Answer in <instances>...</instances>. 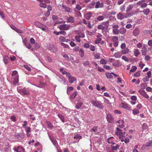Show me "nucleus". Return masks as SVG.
<instances>
[{"label":"nucleus","mask_w":152,"mask_h":152,"mask_svg":"<svg viewBox=\"0 0 152 152\" xmlns=\"http://www.w3.org/2000/svg\"><path fill=\"white\" fill-rule=\"evenodd\" d=\"M11 76L12 81L13 84L15 85L18 82L19 76L17 71L15 70L13 71Z\"/></svg>","instance_id":"f257e3e1"},{"label":"nucleus","mask_w":152,"mask_h":152,"mask_svg":"<svg viewBox=\"0 0 152 152\" xmlns=\"http://www.w3.org/2000/svg\"><path fill=\"white\" fill-rule=\"evenodd\" d=\"M115 134L118 135L119 136V138L121 139V141L122 142L124 141V138H122V137H124V135L126 134L125 132H122V131L118 127H117L116 130Z\"/></svg>","instance_id":"f03ea898"},{"label":"nucleus","mask_w":152,"mask_h":152,"mask_svg":"<svg viewBox=\"0 0 152 152\" xmlns=\"http://www.w3.org/2000/svg\"><path fill=\"white\" fill-rule=\"evenodd\" d=\"M91 102L94 106L97 107L100 109H102L104 107V106L102 104L100 101H95L94 100H91Z\"/></svg>","instance_id":"7ed1b4c3"},{"label":"nucleus","mask_w":152,"mask_h":152,"mask_svg":"<svg viewBox=\"0 0 152 152\" xmlns=\"http://www.w3.org/2000/svg\"><path fill=\"white\" fill-rule=\"evenodd\" d=\"M18 92L22 95H26L29 94V91L26 88H17Z\"/></svg>","instance_id":"20e7f679"},{"label":"nucleus","mask_w":152,"mask_h":152,"mask_svg":"<svg viewBox=\"0 0 152 152\" xmlns=\"http://www.w3.org/2000/svg\"><path fill=\"white\" fill-rule=\"evenodd\" d=\"M35 25L38 27L42 29L43 31H46L48 30L47 27L46 26L44 25L39 22H35Z\"/></svg>","instance_id":"39448f33"},{"label":"nucleus","mask_w":152,"mask_h":152,"mask_svg":"<svg viewBox=\"0 0 152 152\" xmlns=\"http://www.w3.org/2000/svg\"><path fill=\"white\" fill-rule=\"evenodd\" d=\"M70 25L65 24L58 26V28L61 30H68L70 28Z\"/></svg>","instance_id":"423d86ee"},{"label":"nucleus","mask_w":152,"mask_h":152,"mask_svg":"<svg viewBox=\"0 0 152 152\" xmlns=\"http://www.w3.org/2000/svg\"><path fill=\"white\" fill-rule=\"evenodd\" d=\"M120 106L123 108L126 109L128 110L131 111L132 110L131 106L125 102H122Z\"/></svg>","instance_id":"0eeeda50"},{"label":"nucleus","mask_w":152,"mask_h":152,"mask_svg":"<svg viewBox=\"0 0 152 152\" xmlns=\"http://www.w3.org/2000/svg\"><path fill=\"white\" fill-rule=\"evenodd\" d=\"M118 25H115L113 26V33L114 34L118 35L119 34V30L118 29Z\"/></svg>","instance_id":"6e6552de"},{"label":"nucleus","mask_w":152,"mask_h":152,"mask_svg":"<svg viewBox=\"0 0 152 152\" xmlns=\"http://www.w3.org/2000/svg\"><path fill=\"white\" fill-rule=\"evenodd\" d=\"M130 15H131L130 13H128V14L126 15H124L120 12L118 14L117 18L118 19L121 20L124 18H127Z\"/></svg>","instance_id":"1a4fd4ad"},{"label":"nucleus","mask_w":152,"mask_h":152,"mask_svg":"<svg viewBox=\"0 0 152 152\" xmlns=\"http://www.w3.org/2000/svg\"><path fill=\"white\" fill-rule=\"evenodd\" d=\"M139 92L140 94L142 96L144 97L146 99H148L149 97L148 95L146 94L145 91L143 90H140Z\"/></svg>","instance_id":"9d476101"},{"label":"nucleus","mask_w":152,"mask_h":152,"mask_svg":"<svg viewBox=\"0 0 152 152\" xmlns=\"http://www.w3.org/2000/svg\"><path fill=\"white\" fill-rule=\"evenodd\" d=\"M109 21L107 20L105 22H103L102 24L105 29V30H107L109 26Z\"/></svg>","instance_id":"9b49d317"},{"label":"nucleus","mask_w":152,"mask_h":152,"mask_svg":"<svg viewBox=\"0 0 152 152\" xmlns=\"http://www.w3.org/2000/svg\"><path fill=\"white\" fill-rule=\"evenodd\" d=\"M117 123L118 124V126L120 128H123L124 127V121L123 120H120L117 121Z\"/></svg>","instance_id":"f8f14e48"},{"label":"nucleus","mask_w":152,"mask_h":152,"mask_svg":"<svg viewBox=\"0 0 152 152\" xmlns=\"http://www.w3.org/2000/svg\"><path fill=\"white\" fill-rule=\"evenodd\" d=\"M49 49L51 52H55L57 50L56 48L53 45H50L48 48Z\"/></svg>","instance_id":"ddd939ff"},{"label":"nucleus","mask_w":152,"mask_h":152,"mask_svg":"<svg viewBox=\"0 0 152 152\" xmlns=\"http://www.w3.org/2000/svg\"><path fill=\"white\" fill-rule=\"evenodd\" d=\"M107 121L110 123H112L113 122V118L111 115L109 113L107 115Z\"/></svg>","instance_id":"4468645a"},{"label":"nucleus","mask_w":152,"mask_h":152,"mask_svg":"<svg viewBox=\"0 0 152 152\" xmlns=\"http://www.w3.org/2000/svg\"><path fill=\"white\" fill-rule=\"evenodd\" d=\"M147 45H144L142 48L141 51L142 53V55L145 56L146 55L147 52V50L146 46Z\"/></svg>","instance_id":"2eb2a0df"},{"label":"nucleus","mask_w":152,"mask_h":152,"mask_svg":"<svg viewBox=\"0 0 152 152\" xmlns=\"http://www.w3.org/2000/svg\"><path fill=\"white\" fill-rule=\"evenodd\" d=\"M114 138L113 137H110L107 139V142L109 144H111L112 145L115 144V143L114 142Z\"/></svg>","instance_id":"dca6fc26"},{"label":"nucleus","mask_w":152,"mask_h":152,"mask_svg":"<svg viewBox=\"0 0 152 152\" xmlns=\"http://www.w3.org/2000/svg\"><path fill=\"white\" fill-rule=\"evenodd\" d=\"M92 16V13L91 12H88L85 14V18L87 20H89Z\"/></svg>","instance_id":"f3484780"},{"label":"nucleus","mask_w":152,"mask_h":152,"mask_svg":"<svg viewBox=\"0 0 152 152\" xmlns=\"http://www.w3.org/2000/svg\"><path fill=\"white\" fill-rule=\"evenodd\" d=\"M62 7L65 9L64 11L66 12H71L72 10L69 7H67L66 5H63Z\"/></svg>","instance_id":"a211bd4d"},{"label":"nucleus","mask_w":152,"mask_h":152,"mask_svg":"<svg viewBox=\"0 0 152 152\" xmlns=\"http://www.w3.org/2000/svg\"><path fill=\"white\" fill-rule=\"evenodd\" d=\"M121 65V64L120 61L118 60L115 61L113 64V65L115 67L119 66Z\"/></svg>","instance_id":"6ab92c4d"},{"label":"nucleus","mask_w":152,"mask_h":152,"mask_svg":"<svg viewBox=\"0 0 152 152\" xmlns=\"http://www.w3.org/2000/svg\"><path fill=\"white\" fill-rule=\"evenodd\" d=\"M103 6V3H100L99 1H98L96 3L95 7L96 8H98L99 7H102Z\"/></svg>","instance_id":"aec40b11"},{"label":"nucleus","mask_w":152,"mask_h":152,"mask_svg":"<svg viewBox=\"0 0 152 152\" xmlns=\"http://www.w3.org/2000/svg\"><path fill=\"white\" fill-rule=\"evenodd\" d=\"M140 33V30L139 29L137 28H136L133 31V35L135 36H137Z\"/></svg>","instance_id":"412c9836"},{"label":"nucleus","mask_w":152,"mask_h":152,"mask_svg":"<svg viewBox=\"0 0 152 152\" xmlns=\"http://www.w3.org/2000/svg\"><path fill=\"white\" fill-rule=\"evenodd\" d=\"M9 58L8 56H4L3 57V61L5 64H7L9 62Z\"/></svg>","instance_id":"4be33fe9"},{"label":"nucleus","mask_w":152,"mask_h":152,"mask_svg":"<svg viewBox=\"0 0 152 152\" xmlns=\"http://www.w3.org/2000/svg\"><path fill=\"white\" fill-rule=\"evenodd\" d=\"M119 147L120 145H119L118 144L116 145L115 146H111V150L114 151H116L119 148Z\"/></svg>","instance_id":"5701e85b"},{"label":"nucleus","mask_w":152,"mask_h":152,"mask_svg":"<svg viewBox=\"0 0 152 152\" xmlns=\"http://www.w3.org/2000/svg\"><path fill=\"white\" fill-rule=\"evenodd\" d=\"M122 54L121 52H118L115 53L114 56L117 58H119L121 57Z\"/></svg>","instance_id":"b1692460"},{"label":"nucleus","mask_w":152,"mask_h":152,"mask_svg":"<svg viewBox=\"0 0 152 152\" xmlns=\"http://www.w3.org/2000/svg\"><path fill=\"white\" fill-rule=\"evenodd\" d=\"M134 7V5L132 4L129 5L127 8L126 9V12L127 13L130 11Z\"/></svg>","instance_id":"393cba45"},{"label":"nucleus","mask_w":152,"mask_h":152,"mask_svg":"<svg viewBox=\"0 0 152 152\" xmlns=\"http://www.w3.org/2000/svg\"><path fill=\"white\" fill-rule=\"evenodd\" d=\"M129 51V50L128 48L123 49L121 51L122 54H126Z\"/></svg>","instance_id":"a878e982"},{"label":"nucleus","mask_w":152,"mask_h":152,"mask_svg":"<svg viewBox=\"0 0 152 152\" xmlns=\"http://www.w3.org/2000/svg\"><path fill=\"white\" fill-rule=\"evenodd\" d=\"M14 150L15 151L17 152H24V151L23 148L20 147H18L17 148H15Z\"/></svg>","instance_id":"bb28decb"},{"label":"nucleus","mask_w":152,"mask_h":152,"mask_svg":"<svg viewBox=\"0 0 152 152\" xmlns=\"http://www.w3.org/2000/svg\"><path fill=\"white\" fill-rule=\"evenodd\" d=\"M75 21L74 18L70 16L67 19V23H73Z\"/></svg>","instance_id":"cd10ccee"},{"label":"nucleus","mask_w":152,"mask_h":152,"mask_svg":"<svg viewBox=\"0 0 152 152\" xmlns=\"http://www.w3.org/2000/svg\"><path fill=\"white\" fill-rule=\"evenodd\" d=\"M126 29L122 27L120 29L119 32L121 34H123L126 32Z\"/></svg>","instance_id":"c85d7f7f"},{"label":"nucleus","mask_w":152,"mask_h":152,"mask_svg":"<svg viewBox=\"0 0 152 152\" xmlns=\"http://www.w3.org/2000/svg\"><path fill=\"white\" fill-rule=\"evenodd\" d=\"M45 3H43V1L40 2V3L39 4V6L40 7L45 8L47 7V5L45 3H46V1H44Z\"/></svg>","instance_id":"c756f323"},{"label":"nucleus","mask_w":152,"mask_h":152,"mask_svg":"<svg viewBox=\"0 0 152 152\" xmlns=\"http://www.w3.org/2000/svg\"><path fill=\"white\" fill-rule=\"evenodd\" d=\"M76 80V78L75 77L71 76L69 78V81L70 83H72L73 82Z\"/></svg>","instance_id":"7c9ffc66"},{"label":"nucleus","mask_w":152,"mask_h":152,"mask_svg":"<svg viewBox=\"0 0 152 152\" xmlns=\"http://www.w3.org/2000/svg\"><path fill=\"white\" fill-rule=\"evenodd\" d=\"M140 52L138 49H134V54L136 57H137L140 54Z\"/></svg>","instance_id":"2f4dec72"},{"label":"nucleus","mask_w":152,"mask_h":152,"mask_svg":"<svg viewBox=\"0 0 152 152\" xmlns=\"http://www.w3.org/2000/svg\"><path fill=\"white\" fill-rule=\"evenodd\" d=\"M146 147H148L152 146V140H151L147 142L144 145Z\"/></svg>","instance_id":"473e14b6"},{"label":"nucleus","mask_w":152,"mask_h":152,"mask_svg":"<svg viewBox=\"0 0 152 152\" xmlns=\"http://www.w3.org/2000/svg\"><path fill=\"white\" fill-rule=\"evenodd\" d=\"M26 46L28 49H31L32 51L33 50V48L32 47L31 45L29 43H25V44Z\"/></svg>","instance_id":"72a5a7b5"},{"label":"nucleus","mask_w":152,"mask_h":152,"mask_svg":"<svg viewBox=\"0 0 152 152\" xmlns=\"http://www.w3.org/2000/svg\"><path fill=\"white\" fill-rule=\"evenodd\" d=\"M137 4L139 5H141V7L142 8L146 7L147 6V4H146L145 3H141L140 1L137 3Z\"/></svg>","instance_id":"f704fd0d"},{"label":"nucleus","mask_w":152,"mask_h":152,"mask_svg":"<svg viewBox=\"0 0 152 152\" xmlns=\"http://www.w3.org/2000/svg\"><path fill=\"white\" fill-rule=\"evenodd\" d=\"M15 135V136L17 137L19 139L22 138L23 137V135L22 133H16Z\"/></svg>","instance_id":"c9c22d12"},{"label":"nucleus","mask_w":152,"mask_h":152,"mask_svg":"<svg viewBox=\"0 0 152 152\" xmlns=\"http://www.w3.org/2000/svg\"><path fill=\"white\" fill-rule=\"evenodd\" d=\"M79 55L81 57H83L84 56V53L83 49H80L79 51Z\"/></svg>","instance_id":"e433bc0d"},{"label":"nucleus","mask_w":152,"mask_h":152,"mask_svg":"<svg viewBox=\"0 0 152 152\" xmlns=\"http://www.w3.org/2000/svg\"><path fill=\"white\" fill-rule=\"evenodd\" d=\"M58 116L62 122H65V119L64 116L60 114H58Z\"/></svg>","instance_id":"4c0bfd02"},{"label":"nucleus","mask_w":152,"mask_h":152,"mask_svg":"<svg viewBox=\"0 0 152 152\" xmlns=\"http://www.w3.org/2000/svg\"><path fill=\"white\" fill-rule=\"evenodd\" d=\"M46 124H47L48 127L50 129H52L53 127V125L51 123H50V122L49 121H46Z\"/></svg>","instance_id":"58836bf2"},{"label":"nucleus","mask_w":152,"mask_h":152,"mask_svg":"<svg viewBox=\"0 0 152 152\" xmlns=\"http://www.w3.org/2000/svg\"><path fill=\"white\" fill-rule=\"evenodd\" d=\"M75 40L77 42H80L81 40L80 39V38L78 35H75Z\"/></svg>","instance_id":"ea45409f"},{"label":"nucleus","mask_w":152,"mask_h":152,"mask_svg":"<svg viewBox=\"0 0 152 152\" xmlns=\"http://www.w3.org/2000/svg\"><path fill=\"white\" fill-rule=\"evenodd\" d=\"M118 38L117 36H114L111 39V40L113 42H118Z\"/></svg>","instance_id":"a19ab883"},{"label":"nucleus","mask_w":152,"mask_h":152,"mask_svg":"<svg viewBox=\"0 0 152 152\" xmlns=\"http://www.w3.org/2000/svg\"><path fill=\"white\" fill-rule=\"evenodd\" d=\"M104 17L103 16H99L96 18L97 20L99 21H102L104 20Z\"/></svg>","instance_id":"79ce46f5"},{"label":"nucleus","mask_w":152,"mask_h":152,"mask_svg":"<svg viewBox=\"0 0 152 152\" xmlns=\"http://www.w3.org/2000/svg\"><path fill=\"white\" fill-rule=\"evenodd\" d=\"M83 104L82 102H80L78 103L76 105V108L77 109H79L80 108V107H81V106Z\"/></svg>","instance_id":"37998d69"},{"label":"nucleus","mask_w":152,"mask_h":152,"mask_svg":"<svg viewBox=\"0 0 152 152\" xmlns=\"http://www.w3.org/2000/svg\"><path fill=\"white\" fill-rule=\"evenodd\" d=\"M132 113L134 115H136L139 113V111L138 109H135L133 110Z\"/></svg>","instance_id":"c03bdc74"},{"label":"nucleus","mask_w":152,"mask_h":152,"mask_svg":"<svg viewBox=\"0 0 152 152\" xmlns=\"http://www.w3.org/2000/svg\"><path fill=\"white\" fill-rule=\"evenodd\" d=\"M45 84L43 83L42 82L40 81L39 84L38 86H36L37 87H39V88H42L44 86Z\"/></svg>","instance_id":"a18cd8bd"},{"label":"nucleus","mask_w":152,"mask_h":152,"mask_svg":"<svg viewBox=\"0 0 152 152\" xmlns=\"http://www.w3.org/2000/svg\"><path fill=\"white\" fill-rule=\"evenodd\" d=\"M77 94L76 92H74L71 95V98L72 99H74L76 97V96H77Z\"/></svg>","instance_id":"49530a36"},{"label":"nucleus","mask_w":152,"mask_h":152,"mask_svg":"<svg viewBox=\"0 0 152 152\" xmlns=\"http://www.w3.org/2000/svg\"><path fill=\"white\" fill-rule=\"evenodd\" d=\"M148 127V126L146 123H144L142 124V129L143 130L147 129Z\"/></svg>","instance_id":"de8ad7c7"},{"label":"nucleus","mask_w":152,"mask_h":152,"mask_svg":"<svg viewBox=\"0 0 152 152\" xmlns=\"http://www.w3.org/2000/svg\"><path fill=\"white\" fill-rule=\"evenodd\" d=\"M149 10L148 9H145L143 11V12L145 15H147L149 12Z\"/></svg>","instance_id":"09e8293b"},{"label":"nucleus","mask_w":152,"mask_h":152,"mask_svg":"<svg viewBox=\"0 0 152 152\" xmlns=\"http://www.w3.org/2000/svg\"><path fill=\"white\" fill-rule=\"evenodd\" d=\"M63 57L66 59L68 61H70V59L69 58V56L66 54H65L63 55Z\"/></svg>","instance_id":"8fccbe9b"},{"label":"nucleus","mask_w":152,"mask_h":152,"mask_svg":"<svg viewBox=\"0 0 152 152\" xmlns=\"http://www.w3.org/2000/svg\"><path fill=\"white\" fill-rule=\"evenodd\" d=\"M106 75L107 77L108 78H112L113 77V76L111 75V74L109 73H106Z\"/></svg>","instance_id":"3c124183"},{"label":"nucleus","mask_w":152,"mask_h":152,"mask_svg":"<svg viewBox=\"0 0 152 152\" xmlns=\"http://www.w3.org/2000/svg\"><path fill=\"white\" fill-rule=\"evenodd\" d=\"M59 40L62 42H64L65 41L66 39L65 38L62 36H61L59 38Z\"/></svg>","instance_id":"603ef678"},{"label":"nucleus","mask_w":152,"mask_h":152,"mask_svg":"<svg viewBox=\"0 0 152 152\" xmlns=\"http://www.w3.org/2000/svg\"><path fill=\"white\" fill-rule=\"evenodd\" d=\"M97 28L98 29L102 30H104L105 29L104 28V27L103 26V25L102 24H101L99 25L98 26Z\"/></svg>","instance_id":"864d4df0"},{"label":"nucleus","mask_w":152,"mask_h":152,"mask_svg":"<svg viewBox=\"0 0 152 152\" xmlns=\"http://www.w3.org/2000/svg\"><path fill=\"white\" fill-rule=\"evenodd\" d=\"M92 131L94 132H96L97 131V128L96 126H94L90 130V131Z\"/></svg>","instance_id":"5fc2aeb1"},{"label":"nucleus","mask_w":152,"mask_h":152,"mask_svg":"<svg viewBox=\"0 0 152 152\" xmlns=\"http://www.w3.org/2000/svg\"><path fill=\"white\" fill-rule=\"evenodd\" d=\"M82 136L78 134H76L75 136L74 137V138H76L77 139L79 140L81 138Z\"/></svg>","instance_id":"6e6d98bb"},{"label":"nucleus","mask_w":152,"mask_h":152,"mask_svg":"<svg viewBox=\"0 0 152 152\" xmlns=\"http://www.w3.org/2000/svg\"><path fill=\"white\" fill-rule=\"evenodd\" d=\"M137 69V67L136 66H134L132 67L130 71L131 72H133L136 70Z\"/></svg>","instance_id":"4d7b16f0"},{"label":"nucleus","mask_w":152,"mask_h":152,"mask_svg":"<svg viewBox=\"0 0 152 152\" xmlns=\"http://www.w3.org/2000/svg\"><path fill=\"white\" fill-rule=\"evenodd\" d=\"M149 77H147V76H145L143 78L142 80L144 82H146L149 80Z\"/></svg>","instance_id":"13d9d810"},{"label":"nucleus","mask_w":152,"mask_h":152,"mask_svg":"<svg viewBox=\"0 0 152 152\" xmlns=\"http://www.w3.org/2000/svg\"><path fill=\"white\" fill-rule=\"evenodd\" d=\"M102 40V39L101 38H98L95 40L94 42L96 44H99L100 42V41H101Z\"/></svg>","instance_id":"bf43d9fd"},{"label":"nucleus","mask_w":152,"mask_h":152,"mask_svg":"<svg viewBox=\"0 0 152 152\" xmlns=\"http://www.w3.org/2000/svg\"><path fill=\"white\" fill-rule=\"evenodd\" d=\"M50 140L53 143V144L54 145H56L57 143V142L56 141L54 138H51L50 139Z\"/></svg>","instance_id":"052dcab7"},{"label":"nucleus","mask_w":152,"mask_h":152,"mask_svg":"<svg viewBox=\"0 0 152 152\" xmlns=\"http://www.w3.org/2000/svg\"><path fill=\"white\" fill-rule=\"evenodd\" d=\"M100 57V55L99 53H97L94 55V58L95 59H98Z\"/></svg>","instance_id":"680f3d73"},{"label":"nucleus","mask_w":152,"mask_h":152,"mask_svg":"<svg viewBox=\"0 0 152 152\" xmlns=\"http://www.w3.org/2000/svg\"><path fill=\"white\" fill-rule=\"evenodd\" d=\"M122 59L126 61H129L128 58L125 56H122Z\"/></svg>","instance_id":"e2e57ef3"},{"label":"nucleus","mask_w":152,"mask_h":152,"mask_svg":"<svg viewBox=\"0 0 152 152\" xmlns=\"http://www.w3.org/2000/svg\"><path fill=\"white\" fill-rule=\"evenodd\" d=\"M60 71L63 74H66V73L67 72L63 68H61L60 69Z\"/></svg>","instance_id":"0e129e2a"},{"label":"nucleus","mask_w":152,"mask_h":152,"mask_svg":"<svg viewBox=\"0 0 152 152\" xmlns=\"http://www.w3.org/2000/svg\"><path fill=\"white\" fill-rule=\"evenodd\" d=\"M15 31L19 33H23V31L22 30L17 28H16Z\"/></svg>","instance_id":"69168bd1"},{"label":"nucleus","mask_w":152,"mask_h":152,"mask_svg":"<svg viewBox=\"0 0 152 152\" xmlns=\"http://www.w3.org/2000/svg\"><path fill=\"white\" fill-rule=\"evenodd\" d=\"M150 59V56L148 55H145L144 59L146 61H148Z\"/></svg>","instance_id":"338daca9"},{"label":"nucleus","mask_w":152,"mask_h":152,"mask_svg":"<svg viewBox=\"0 0 152 152\" xmlns=\"http://www.w3.org/2000/svg\"><path fill=\"white\" fill-rule=\"evenodd\" d=\"M83 64L84 66L88 65L89 64V62L88 61H86L83 62Z\"/></svg>","instance_id":"774afa93"}]
</instances>
